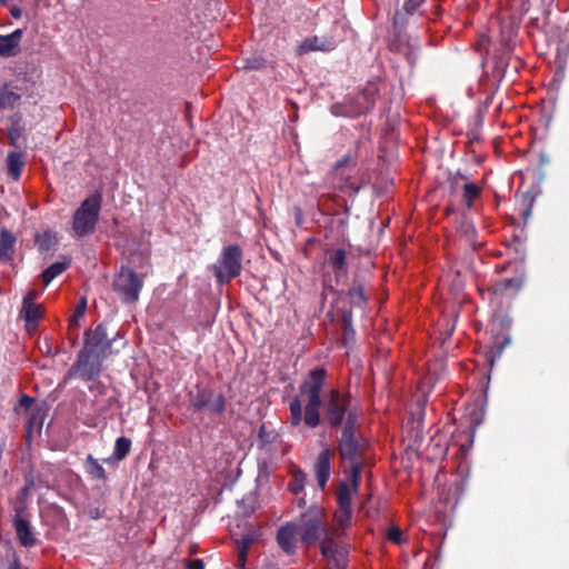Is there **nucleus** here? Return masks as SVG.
Instances as JSON below:
<instances>
[{
	"label": "nucleus",
	"instance_id": "1",
	"mask_svg": "<svg viewBox=\"0 0 569 569\" xmlns=\"http://www.w3.org/2000/svg\"><path fill=\"white\" fill-rule=\"evenodd\" d=\"M302 543L312 545L319 541L321 553L335 562L336 569H346L348 546L343 541H336L333 533L339 529H331L327 525L325 509L313 506L302 513L300 526Z\"/></svg>",
	"mask_w": 569,
	"mask_h": 569
},
{
	"label": "nucleus",
	"instance_id": "2",
	"mask_svg": "<svg viewBox=\"0 0 569 569\" xmlns=\"http://www.w3.org/2000/svg\"><path fill=\"white\" fill-rule=\"evenodd\" d=\"M327 371L323 367H316L307 376L300 386L302 395L307 396V403L302 405L301 399L296 397L290 401L291 426H300L303 421L309 428L320 426V408L323 401V387L326 386Z\"/></svg>",
	"mask_w": 569,
	"mask_h": 569
},
{
	"label": "nucleus",
	"instance_id": "3",
	"mask_svg": "<svg viewBox=\"0 0 569 569\" xmlns=\"http://www.w3.org/2000/svg\"><path fill=\"white\" fill-rule=\"evenodd\" d=\"M360 472L361 465H353L351 469V477L348 480L341 481L337 489L336 499L338 502V509L335 513L337 527L333 529H339L340 532L333 533L336 541H340L346 529L352 521V497L359 492Z\"/></svg>",
	"mask_w": 569,
	"mask_h": 569
},
{
	"label": "nucleus",
	"instance_id": "4",
	"mask_svg": "<svg viewBox=\"0 0 569 569\" xmlns=\"http://www.w3.org/2000/svg\"><path fill=\"white\" fill-rule=\"evenodd\" d=\"M363 449L365 443L359 433V412L350 411L342 426V433L339 440V452L343 460L351 462L350 470L353 463H360L359 458Z\"/></svg>",
	"mask_w": 569,
	"mask_h": 569
},
{
	"label": "nucleus",
	"instance_id": "5",
	"mask_svg": "<svg viewBox=\"0 0 569 569\" xmlns=\"http://www.w3.org/2000/svg\"><path fill=\"white\" fill-rule=\"evenodd\" d=\"M102 207V196L93 193L74 210L72 217V230L76 237L92 234L96 230L100 210Z\"/></svg>",
	"mask_w": 569,
	"mask_h": 569
},
{
	"label": "nucleus",
	"instance_id": "6",
	"mask_svg": "<svg viewBox=\"0 0 569 569\" xmlns=\"http://www.w3.org/2000/svg\"><path fill=\"white\" fill-rule=\"evenodd\" d=\"M243 251L238 243L228 244L221 251L211 269L218 283H229L241 276Z\"/></svg>",
	"mask_w": 569,
	"mask_h": 569
},
{
	"label": "nucleus",
	"instance_id": "7",
	"mask_svg": "<svg viewBox=\"0 0 569 569\" xmlns=\"http://www.w3.org/2000/svg\"><path fill=\"white\" fill-rule=\"evenodd\" d=\"M322 409L325 411V421L332 428L345 425L347 416L351 409L350 393L341 392L338 389H331L323 393Z\"/></svg>",
	"mask_w": 569,
	"mask_h": 569
},
{
	"label": "nucleus",
	"instance_id": "8",
	"mask_svg": "<svg viewBox=\"0 0 569 569\" xmlns=\"http://www.w3.org/2000/svg\"><path fill=\"white\" fill-rule=\"evenodd\" d=\"M355 164L349 156L337 161L332 171L325 179L327 189L340 190L347 194H356L359 191L353 180Z\"/></svg>",
	"mask_w": 569,
	"mask_h": 569
},
{
	"label": "nucleus",
	"instance_id": "9",
	"mask_svg": "<svg viewBox=\"0 0 569 569\" xmlns=\"http://www.w3.org/2000/svg\"><path fill=\"white\" fill-rule=\"evenodd\" d=\"M189 403L196 411H204L214 416L223 415L227 400L223 392H218L210 387H197L189 392Z\"/></svg>",
	"mask_w": 569,
	"mask_h": 569
},
{
	"label": "nucleus",
	"instance_id": "10",
	"mask_svg": "<svg viewBox=\"0 0 569 569\" xmlns=\"http://www.w3.org/2000/svg\"><path fill=\"white\" fill-rule=\"evenodd\" d=\"M143 288V280L130 268H121L113 279V290L123 303H134Z\"/></svg>",
	"mask_w": 569,
	"mask_h": 569
},
{
	"label": "nucleus",
	"instance_id": "11",
	"mask_svg": "<svg viewBox=\"0 0 569 569\" xmlns=\"http://www.w3.org/2000/svg\"><path fill=\"white\" fill-rule=\"evenodd\" d=\"M102 366L103 359L84 345L69 370V377H79L86 381L96 380L100 376Z\"/></svg>",
	"mask_w": 569,
	"mask_h": 569
},
{
	"label": "nucleus",
	"instance_id": "12",
	"mask_svg": "<svg viewBox=\"0 0 569 569\" xmlns=\"http://www.w3.org/2000/svg\"><path fill=\"white\" fill-rule=\"evenodd\" d=\"M377 88L375 86H370L365 88L363 91L358 92L355 98L350 101L349 106L346 107V110L340 112L338 106L332 107V113L335 114H345V116H359L361 113L368 112L376 102Z\"/></svg>",
	"mask_w": 569,
	"mask_h": 569
},
{
	"label": "nucleus",
	"instance_id": "13",
	"mask_svg": "<svg viewBox=\"0 0 569 569\" xmlns=\"http://www.w3.org/2000/svg\"><path fill=\"white\" fill-rule=\"evenodd\" d=\"M337 30L336 24L333 26L331 32L321 33L320 36L307 37L302 40V42L297 46L296 53L301 57V54H307L309 52L321 51V52H330L335 50L338 39L335 33Z\"/></svg>",
	"mask_w": 569,
	"mask_h": 569
},
{
	"label": "nucleus",
	"instance_id": "14",
	"mask_svg": "<svg viewBox=\"0 0 569 569\" xmlns=\"http://www.w3.org/2000/svg\"><path fill=\"white\" fill-rule=\"evenodd\" d=\"M112 343L113 339L108 337V331L103 323L98 325L94 330L86 331L84 333V345L102 359L109 357Z\"/></svg>",
	"mask_w": 569,
	"mask_h": 569
},
{
	"label": "nucleus",
	"instance_id": "15",
	"mask_svg": "<svg viewBox=\"0 0 569 569\" xmlns=\"http://www.w3.org/2000/svg\"><path fill=\"white\" fill-rule=\"evenodd\" d=\"M23 509L24 506H18L16 508V515L12 518V526L18 536V541L20 545L24 548H32L38 542V539L30 520L24 518L22 515Z\"/></svg>",
	"mask_w": 569,
	"mask_h": 569
},
{
	"label": "nucleus",
	"instance_id": "16",
	"mask_svg": "<svg viewBox=\"0 0 569 569\" xmlns=\"http://www.w3.org/2000/svg\"><path fill=\"white\" fill-rule=\"evenodd\" d=\"M36 297L34 291H30L29 295L23 297V305L21 309V316L26 322V329L29 333L37 330L39 320L41 318V306L33 302Z\"/></svg>",
	"mask_w": 569,
	"mask_h": 569
},
{
	"label": "nucleus",
	"instance_id": "17",
	"mask_svg": "<svg viewBox=\"0 0 569 569\" xmlns=\"http://www.w3.org/2000/svg\"><path fill=\"white\" fill-rule=\"evenodd\" d=\"M313 471L319 488L325 489L331 475V452L328 448L322 449L318 453L317 460L313 463Z\"/></svg>",
	"mask_w": 569,
	"mask_h": 569
},
{
	"label": "nucleus",
	"instance_id": "18",
	"mask_svg": "<svg viewBox=\"0 0 569 569\" xmlns=\"http://www.w3.org/2000/svg\"><path fill=\"white\" fill-rule=\"evenodd\" d=\"M23 30L17 29L7 36H0V58H13L20 52Z\"/></svg>",
	"mask_w": 569,
	"mask_h": 569
},
{
	"label": "nucleus",
	"instance_id": "19",
	"mask_svg": "<svg viewBox=\"0 0 569 569\" xmlns=\"http://www.w3.org/2000/svg\"><path fill=\"white\" fill-rule=\"evenodd\" d=\"M299 527L293 525V522H288L286 526L279 528L277 533V541L281 549L284 550L286 553L292 555L297 547V532Z\"/></svg>",
	"mask_w": 569,
	"mask_h": 569
},
{
	"label": "nucleus",
	"instance_id": "20",
	"mask_svg": "<svg viewBox=\"0 0 569 569\" xmlns=\"http://www.w3.org/2000/svg\"><path fill=\"white\" fill-rule=\"evenodd\" d=\"M425 0H407L402 7V10L397 11L393 17V24L397 27H403L407 17L418 11Z\"/></svg>",
	"mask_w": 569,
	"mask_h": 569
},
{
	"label": "nucleus",
	"instance_id": "21",
	"mask_svg": "<svg viewBox=\"0 0 569 569\" xmlns=\"http://www.w3.org/2000/svg\"><path fill=\"white\" fill-rule=\"evenodd\" d=\"M16 243V237L12 231L8 229L0 230V260L11 258L13 246Z\"/></svg>",
	"mask_w": 569,
	"mask_h": 569
},
{
	"label": "nucleus",
	"instance_id": "22",
	"mask_svg": "<svg viewBox=\"0 0 569 569\" xmlns=\"http://www.w3.org/2000/svg\"><path fill=\"white\" fill-rule=\"evenodd\" d=\"M24 166L23 154L20 152H10L7 154V168L13 180H19Z\"/></svg>",
	"mask_w": 569,
	"mask_h": 569
},
{
	"label": "nucleus",
	"instance_id": "23",
	"mask_svg": "<svg viewBox=\"0 0 569 569\" xmlns=\"http://www.w3.org/2000/svg\"><path fill=\"white\" fill-rule=\"evenodd\" d=\"M70 260H63L51 263L42 273V280L46 284L52 282L56 277L62 274L68 269Z\"/></svg>",
	"mask_w": 569,
	"mask_h": 569
},
{
	"label": "nucleus",
	"instance_id": "24",
	"mask_svg": "<svg viewBox=\"0 0 569 569\" xmlns=\"http://www.w3.org/2000/svg\"><path fill=\"white\" fill-rule=\"evenodd\" d=\"M347 298L351 307H358L359 309H363L367 300L361 284H353V287L348 290Z\"/></svg>",
	"mask_w": 569,
	"mask_h": 569
},
{
	"label": "nucleus",
	"instance_id": "25",
	"mask_svg": "<svg viewBox=\"0 0 569 569\" xmlns=\"http://www.w3.org/2000/svg\"><path fill=\"white\" fill-rule=\"evenodd\" d=\"M132 441L129 438L120 437L114 441L113 459L123 460L130 452Z\"/></svg>",
	"mask_w": 569,
	"mask_h": 569
},
{
	"label": "nucleus",
	"instance_id": "26",
	"mask_svg": "<svg viewBox=\"0 0 569 569\" xmlns=\"http://www.w3.org/2000/svg\"><path fill=\"white\" fill-rule=\"evenodd\" d=\"M307 475L301 471V469H298L293 476L292 479L289 482V489L292 493L299 495L302 492L305 486H306Z\"/></svg>",
	"mask_w": 569,
	"mask_h": 569
},
{
	"label": "nucleus",
	"instance_id": "27",
	"mask_svg": "<svg viewBox=\"0 0 569 569\" xmlns=\"http://www.w3.org/2000/svg\"><path fill=\"white\" fill-rule=\"evenodd\" d=\"M481 193V188L477 183L467 182L463 187V199L467 203V208H472L473 200L477 199Z\"/></svg>",
	"mask_w": 569,
	"mask_h": 569
},
{
	"label": "nucleus",
	"instance_id": "28",
	"mask_svg": "<svg viewBox=\"0 0 569 569\" xmlns=\"http://www.w3.org/2000/svg\"><path fill=\"white\" fill-rule=\"evenodd\" d=\"M88 471L93 479L103 480L106 472L99 460L94 459L92 455L87 458Z\"/></svg>",
	"mask_w": 569,
	"mask_h": 569
},
{
	"label": "nucleus",
	"instance_id": "29",
	"mask_svg": "<svg viewBox=\"0 0 569 569\" xmlns=\"http://www.w3.org/2000/svg\"><path fill=\"white\" fill-rule=\"evenodd\" d=\"M56 242V237L51 233V231H44L41 234H37L36 243L40 251L50 250Z\"/></svg>",
	"mask_w": 569,
	"mask_h": 569
},
{
	"label": "nucleus",
	"instance_id": "30",
	"mask_svg": "<svg viewBox=\"0 0 569 569\" xmlns=\"http://www.w3.org/2000/svg\"><path fill=\"white\" fill-rule=\"evenodd\" d=\"M346 251L343 249H336L333 253L330 254V264L332 268L337 270L346 269Z\"/></svg>",
	"mask_w": 569,
	"mask_h": 569
},
{
	"label": "nucleus",
	"instance_id": "31",
	"mask_svg": "<svg viewBox=\"0 0 569 569\" xmlns=\"http://www.w3.org/2000/svg\"><path fill=\"white\" fill-rule=\"evenodd\" d=\"M252 541H253V537L251 535H246L241 539L240 553H239L240 569L244 568L247 551H248L249 547L251 546Z\"/></svg>",
	"mask_w": 569,
	"mask_h": 569
},
{
	"label": "nucleus",
	"instance_id": "32",
	"mask_svg": "<svg viewBox=\"0 0 569 569\" xmlns=\"http://www.w3.org/2000/svg\"><path fill=\"white\" fill-rule=\"evenodd\" d=\"M267 63V60L263 57L254 56L244 59V64L242 68L244 69H260L263 68Z\"/></svg>",
	"mask_w": 569,
	"mask_h": 569
},
{
	"label": "nucleus",
	"instance_id": "33",
	"mask_svg": "<svg viewBox=\"0 0 569 569\" xmlns=\"http://www.w3.org/2000/svg\"><path fill=\"white\" fill-rule=\"evenodd\" d=\"M388 540L395 542V543H401L403 541L402 539V532L398 527H392L389 529L387 533Z\"/></svg>",
	"mask_w": 569,
	"mask_h": 569
},
{
	"label": "nucleus",
	"instance_id": "34",
	"mask_svg": "<svg viewBox=\"0 0 569 569\" xmlns=\"http://www.w3.org/2000/svg\"><path fill=\"white\" fill-rule=\"evenodd\" d=\"M87 515L91 519L97 520V519H100V517L103 516V510L99 506H89L87 508Z\"/></svg>",
	"mask_w": 569,
	"mask_h": 569
},
{
	"label": "nucleus",
	"instance_id": "35",
	"mask_svg": "<svg viewBox=\"0 0 569 569\" xmlns=\"http://www.w3.org/2000/svg\"><path fill=\"white\" fill-rule=\"evenodd\" d=\"M342 323L343 327L347 326L351 330V326H353V316L351 309L342 310Z\"/></svg>",
	"mask_w": 569,
	"mask_h": 569
},
{
	"label": "nucleus",
	"instance_id": "36",
	"mask_svg": "<svg viewBox=\"0 0 569 569\" xmlns=\"http://www.w3.org/2000/svg\"><path fill=\"white\" fill-rule=\"evenodd\" d=\"M33 403V399L30 398L29 396H22L19 401H18V406L20 408H23V410H30L31 406Z\"/></svg>",
	"mask_w": 569,
	"mask_h": 569
},
{
	"label": "nucleus",
	"instance_id": "37",
	"mask_svg": "<svg viewBox=\"0 0 569 569\" xmlns=\"http://www.w3.org/2000/svg\"><path fill=\"white\" fill-rule=\"evenodd\" d=\"M33 487H34V480L32 478L26 479L24 486L20 490V496L24 499V497H27L29 495L31 488H33Z\"/></svg>",
	"mask_w": 569,
	"mask_h": 569
},
{
	"label": "nucleus",
	"instance_id": "38",
	"mask_svg": "<svg viewBox=\"0 0 569 569\" xmlns=\"http://www.w3.org/2000/svg\"><path fill=\"white\" fill-rule=\"evenodd\" d=\"M13 93L9 91H0V108H4L8 106L11 100Z\"/></svg>",
	"mask_w": 569,
	"mask_h": 569
},
{
	"label": "nucleus",
	"instance_id": "39",
	"mask_svg": "<svg viewBox=\"0 0 569 569\" xmlns=\"http://www.w3.org/2000/svg\"><path fill=\"white\" fill-rule=\"evenodd\" d=\"M355 338V327L351 326V330L348 328V326L343 327V342L348 343V341L352 340Z\"/></svg>",
	"mask_w": 569,
	"mask_h": 569
},
{
	"label": "nucleus",
	"instance_id": "40",
	"mask_svg": "<svg viewBox=\"0 0 569 569\" xmlns=\"http://www.w3.org/2000/svg\"><path fill=\"white\" fill-rule=\"evenodd\" d=\"M86 311H87V301H86V299H81L74 310V316L81 317L84 315Z\"/></svg>",
	"mask_w": 569,
	"mask_h": 569
},
{
	"label": "nucleus",
	"instance_id": "41",
	"mask_svg": "<svg viewBox=\"0 0 569 569\" xmlns=\"http://www.w3.org/2000/svg\"><path fill=\"white\" fill-rule=\"evenodd\" d=\"M187 568L188 569H204V562L201 559L189 560Z\"/></svg>",
	"mask_w": 569,
	"mask_h": 569
},
{
	"label": "nucleus",
	"instance_id": "42",
	"mask_svg": "<svg viewBox=\"0 0 569 569\" xmlns=\"http://www.w3.org/2000/svg\"><path fill=\"white\" fill-rule=\"evenodd\" d=\"M10 12L14 19H20L22 17V10L19 6L11 7Z\"/></svg>",
	"mask_w": 569,
	"mask_h": 569
},
{
	"label": "nucleus",
	"instance_id": "43",
	"mask_svg": "<svg viewBox=\"0 0 569 569\" xmlns=\"http://www.w3.org/2000/svg\"><path fill=\"white\" fill-rule=\"evenodd\" d=\"M505 283H506V288H513V286H516V284H518V286H519L518 281H517V280H515V278H508V279L505 281Z\"/></svg>",
	"mask_w": 569,
	"mask_h": 569
},
{
	"label": "nucleus",
	"instance_id": "44",
	"mask_svg": "<svg viewBox=\"0 0 569 569\" xmlns=\"http://www.w3.org/2000/svg\"><path fill=\"white\" fill-rule=\"evenodd\" d=\"M468 229L470 230V232L468 233V238L472 239V236L476 234V230L473 227H471V224L468 226Z\"/></svg>",
	"mask_w": 569,
	"mask_h": 569
},
{
	"label": "nucleus",
	"instance_id": "45",
	"mask_svg": "<svg viewBox=\"0 0 569 569\" xmlns=\"http://www.w3.org/2000/svg\"><path fill=\"white\" fill-rule=\"evenodd\" d=\"M2 453H3V446L0 445V461H1Z\"/></svg>",
	"mask_w": 569,
	"mask_h": 569
},
{
	"label": "nucleus",
	"instance_id": "46",
	"mask_svg": "<svg viewBox=\"0 0 569 569\" xmlns=\"http://www.w3.org/2000/svg\"><path fill=\"white\" fill-rule=\"evenodd\" d=\"M9 569H19V565L18 563H14L13 567L9 568Z\"/></svg>",
	"mask_w": 569,
	"mask_h": 569
}]
</instances>
